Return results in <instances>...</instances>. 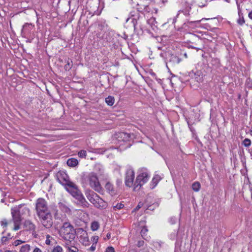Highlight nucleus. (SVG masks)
<instances>
[{"mask_svg":"<svg viewBox=\"0 0 252 252\" xmlns=\"http://www.w3.org/2000/svg\"><path fill=\"white\" fill-rule=\"evenodd\" d=\"M35 210L40 222L46 228L53 225V218L46 201L42 198H38L35 204Z\"/></svg>","mask_w":252,"mask_h":252,"instance_id":"f257e3e1","label":"nucleus"},{"mask_svg":"<svg viewBox=\"0 0 252 252\" xmlns=\"http://www.w3.org/2000/svg\"><path fill=\"white\" fill-rule=\"evenodd\" d=\"M56 220H60L63 223L59 229L60 235L65 240L71 242L74 240L76 235V231L73 226L68 221L66 217L61 218L57 212L54 214Z\"/></svg>","mask_w":252,"mask_h":252,"instance_id":"f03ea898","label":"nucleus"},{"mask_svg":"<svg viewBox=\"0 0 252 252\" xmlns=\"http://www.w3.org/2000/svg\"><path fill=\"white\" fill-rule=\"evenodd\" d=\"M11 213L14 223V227H12V229L16 231L20 228L22 219L25 216L29 215L30 210L24 205H19L12 208Z\"/></svg>","mask_w":252,"mask_h":252,"instance_id":"7ed1b4c3","label":"nucleus"},{"mask_svg":"<svg viewBox=\"0 0 252 252\" xmlns=\"http://www.w3.org/2000/svg\"><path fill=\"white\" fill-rule=\"evenodd\" d=\"M85 183L95 191L100 192L102 190V187L97 175L94 172L89 173L85 178Z\"/></svg>","mask_w":252,"mask_h":252,"instance_id":"20e7f679","label":"nucleus"},{"mask_svg":"<svg viewBox=\"0 0 252 252\" xmlns=\"http://www.w3.org/2000/svg\"><path fill=\"white\" fill-rule=\"evenodd\" d=\"M65 189L83 206H87V202L74 183H70L69 186L66 187Z\"/></svg>","mask_w":252,"mask_h":252,"instance_id":"39448f33","label":"nucleus"},{"mask_svg":"<svg viewBox=\"0 0 252 252\" xmlns=\"http://www.w3.org/2000/svg\"><path fill=\"white\" fill-rule=\"evenodd\" d=\"M87 197L88 200L96 208L104 209L107 206V202L100 198L97 194L93 191L89 193Z\"/></svg>","mask_w":252,"mask_h":252,"instance_id":"423d86ee","label":"nucleus"},{"mask_svg":"<svg viewBox=\"0 0 252 252\" xmlns=\"http://www.w3.org/2000/svg\"><path fill=\"white\" fill-rule=\"evenodd\" d=\"M149 179V176L146 169L140 170L134 184V190L139 189L143 185L147 182Z\"/></svg>","mask_w":252,"mask_h":252,"instance_id":"0eeeda50","label":"nucleus"},{"mask_svg":"<svg viewBox=\"0 0 252 252\" xmlns=\"http://www.w3.org/2000/svg\"><path fill=\"white\" fill-rule=\"evenodd\" d=\"M135 177L134 170L131 168L127 169L126 173L125 184L127 187H130L134 186L133 180Z\"/></svg>","mask_w":252,"mask_h":252,"instance_id":"6e6552de","label":"nucleus"},{"mask_svg":"<svg viewBox=\"0 0 252 252\" xmlns=\"http://www.w3.org/2000/svg\"><path fill=\"white\" fill-rule=\"evenodd\" d=\"M57 178L59 182L65 188L69 186L70 183H72L68 180V176L65 173L59 172L57 174Z\"/></svg>","mask_w":252,"mask_h":252,"instance_id":"1a4fd4ad","label":"nucleus"},{"mask_svg":"<svg viewBox=\"0 0 252 252\" xmlns=\"http://www.w3.org/2000/svg\"><path fill=\"white\" fill-rule=\"evenodd\" d=\"M0 224L2 228L4 229V230L6 229L7 226H9L11 229L13 230L12 229V227H14V223L12 221V219L9 220L6 219H3L0 221Z\"/></svg>","mask_w":252,"mask_h":252,"instance_id":"9d476101","label":"nucleus"},{"mask_svg":"<svg viewBox=\"0 0 252 252\" xmlns=\"http://www.w3.org/2000/svg\"><path fill=\"white\" fill-rule=\"evenodd\" d=\"M60 210L65 213H70L71 210L65 201L60 202L58 204Z\"/></svg>","mask_w":252,"mask_h":252,"instance_id":"9b49d317","label":"nucleus"},{"mask_svg":"<svg viewBox=\"0 0 252 252\" xmlns=\"http://www.w3.org/2000/svg\"><path fill=\"white\" fill-rule=\"evenodd\" d=\"M33 25L32 24L26 23L23 26L22 32L24 34H28L31 31L32 29Z\"/></svg>","mask_w":252,"mask_h":252,"instance_id":"f8f14e48","label":"nucleus"},{"mask_svg":"<svg viewBox=\"0 0 252 252\" xmlns=\"http://www.w3.org/2000/svg\"><path fill=\"white\" fill-rule=\"evenodd\" d=\"M105 188L106 190L111 195L115 194V189L113 185L110 182H107L105 184Z\"/></svg>","mask_w":252,"mask_h":252,"instance_id":"ddd939ff","label":"nucleus"},{"mask_svg":"<svg viewBox=\"0 0 252 252\" xmlns=\"http://www.w3.org/2000/svg\"><path fill=\"white\" fill-rule=\"evenodd\" d=\"M24 226L27 229L29 230H34L35 229L34 224L29 220H27L24 222Z\"/></svg>","mask_w":252,"mask_h":252,"instance_id":"4468645a","label":"nucleus"},{"mask_svg":"<svg viewBox=\"0 0 252 252\" xmlns=\"http://www.w3.org/2000/svg\"><path fill=\"white\" fill-rule=\"evenodd\" d=\"M161 178L158 175H156L154 177L151 182V188L154 189L158 184V182L160 180Z\"/></svg>","mask_w":252,"mask_h":252,"instance_id":"2eb2a0df","label":"nucleus"},{"mask_svg":"<svg viewBox=\"0 0 252 252\" xmlns=\"http://www.w3.org/2000/svg\"><path fill=\"white\" fill-rule=\"evenodd\" d=\"M78 163V160L74 158H69L67 161V164L70 167H74Z\"/></svg>","mask_w":252,"mask_h":252,"instance_id":"dca6fc26","label":"nucleus"},{"mask_svg":"<svg viewBox=\"0 0 252 252\" xmlns=\"http://www.w3.org/2000/svg\"><path fill=\"white\" fill-rule=\"evenodd\" d=\"M115 99L114 97L109 96L105 98L106 103L109 106H112L114 104Z\"/></svg>","mask_w":252,"mask_h":252,"instance_id":"f3484780","label":"nucleus"},{"mask_svg":"<svg viewBox=\"0 0 252 252\" xmlns=\"http://www.w3.org/2000/svg\"><path fill=\"white\" fill-rule=\"evenodd\" d=\"M66 248L67 249L68 252H78V249L74 246H70L68 244H66Z\"/></svg>","mask_w":252,"mask_h":252,"instance_id":"a211bd4d","label":"nucleus"},{"mask_svg":"<svg viewBox=\"0 0 252 252\" xmlns=\"http://www.w3.org/2000/svg\"><path fill=\"white\" fill-rule=\"evenodd\" d=\"M72 66V62L68 59L66 62V64L64 65V69L65 70H69Z\"/></svg>","mask_w":252,"mask_h":252,"instance_id":"6ab92c4d","label":"nucleus"},{"mask_svg":"<svg viewBox=\"0 0 252 252\" xmlns=\"http://www.w3.org/2000/svg\"><path fill=\"white\" fill-rule=\"evenodd\" d=\"M99 227V224L97 221H93L91 224V229L93 231L97 230Z\"/></svg>","mask_w":252,"mask_h":252,"instance_id":"aec40b11","label":"nucleus"},{"mask_svg":"<svg viewBox=\"0 0 252 252\" xmlns=\"http://www.w3.org/2000/svg\"><path fill=\"white\" fill-rule=\"evenodd\" d=\"M200 184L199 182H194L192 185V189L195 191H198L200 189Z\"/></svg>","mask_w":252,"mask_h":252,"instance_id":"412c9836","label":"nucleus"},{"mask_svg":"<svg viewBox=\"0 0 252 252\" xmlns=\"http://www.w3.org/2000/svg\"><path fill=\"white\" fill-rule=\"evenodd\" d=\"M30 251V246L28 244H26L22 246L20 252H29Z\"/></svg>","mask_w":252,"mask_h":252,"instance_id":"4be33fe9","label":"nucleus"},{"mask_svg":"<svg viewBox=\"0 0 252 252\" xmlns=\"http://www.w3.org/2000/svg\"><path fill=\"white\" fill-rule=\"evenodd\" d=\"M128 21L132 23L133 26L134 28L137 24V19L134 16H132L130 18H127L126 20V22H128Z\"/></svg>","mask_w":252,"mask_h":252,"instance_id":"5701e85b","label":"nucleus"},{"mask_svg":"<svg viewBox=\"0 0 252 252\" xmlns=\"http://www.w3.org/2000/svg\"><path fill=\"white\" fill-rule=\"evenodd\" d=\"M11 238L12 237L11 236V235L8 233L7 236H4L1 238V242L2 243L6 244L8 240L11 239Z\"/></svg>","mask_w":252,"mask_h":252,"instance_id":"b1692460","label":"nucleus"},{"mask_svg":"<svg viewBox=\"0 0 252 252\" xmlns=\"http://www.w3.org/2000/svg\"><path fill=\"white\" fill-rule=\"evenodd\" d=\"M243 143L245 147H249L251 144V141L249 139L245 138L244 140Z\"/></svg>","mask_w":252,"mask_h":252,"instance_id":"393cba45","label":"nucleus"},{"mask_svg":"<svg viewBox=\"0 0 252 252\" xmlns=\"http://www.w3.org/2000/svg\"><path fill=\"white\" fill-rule=\"evenodd\" d=\"M87 152L85 150H81L78 152V155L79 157L82 158H85L86 156Z\"/></svg>","mask_w":252,"mask_h":252,"instance_id":"a878e982","label":"nucleus"},{"mask_svg":"<svg viewBox=\"0 0 252 252\" xmlns=\"http://www.w3.org/2000/svg\"><path fill=\"white\" fill-rule=\"evenodd\" d=\"M148 232V229L146 227H143L141 230V236L144 238L146 236L147 232Z\"/></svg>","mask_w":252,"mask_h":252,"instance_id":"bb28decb","label":"nucleus"},{"mask_svg":"<svg viewBox=\"0 0 252 252\" xmlns=\"http://www.w3.org/2000/svg\"><path fill=\"white\" fill-rule=\"evenodd\" d=\"M52 252H63V249L60 246H57L53 248Z\"/></svg>","mask_w":252,"mask_h":252,"instance_id":"cd10ccee","label":"nucleus"},{"mask_svg":"<svg viewBox=\"0 0 252 252\" xmlns=\"http://www.w3.org/2000/svg\"><path fill=\"white\" fill-rule=\"evenodd\" d=\"M124 205L122 203H117L115 206H114V208L115 210H120L124 207Z\"/></svg>","mask_w":252,"mask_h":252,"instance_id":"c85d7f7f","label":"nucleus"},{"mask_svg":"<svg viewBox=\"0 0 252 252\" xmlns=\"http://www.w3.org/2000/svg\"><path fill=\"white\" fill-rule=\"evenodd\" d=\"M23 243H24L23 241L20 240H17L14 241V242L13 243V245L15 246H17Z\"/></svg>","mask_w":252,"mask_h":252,"instance_id":"c756f323","label":"nucleus"},{"mask_svg":"<svg viewBox=\"0 0 252 252\" xmlns=\"http://www.w3.org/2000/svg\"><path fill=\"white\" fill-rule=\"evenodd\" d=\"M105 252H115V250L112 247H109L106 249Z\"/></svg>","mask_w":252,"mask_h":252,"instance_id":"7c9ffc66","label":"nucleus"},{"mask_svg":"<svg viewBox=\"0 0 252 252\" xmlns=\"http://www.w3.org/2000/svg\"><path fill=\"white\" fill-rule=\"evenodd\" d=\"M155 22L156 23H157V22H156L155 21V19L154 18H151V19H150L148 21V23L149 24L151 23L152 24H153L154 25V23Z\"/></svg>","mask_w":252,"mask_h":252,"instance_id":"2f4dec72","label":"nucleus"},{"mask_svg":"<svg viewBox=\"0 0 252 252\" xmlns=\"http://www.w3.org/2000/svg\"><path fill=\"white\" fill-rule=\"evenodd\" d=\"M96 244L95 243H93L92 246L90 248V250L91 251H94L95 250Z\"/></svg>","mask_w":252,"mask_h":252,"instance_id":"473e14b6","label":"nucleus"},{"mask_svg":"<svg viewBox=\"0 0 252 252\" xmlns=\"http://www.w3.org/2000/svg\"><path fill=\"white\" fill-rule=\"evenodd\" d=\"M144 245V241H139L138 242L137 245L138 247H141L143 246Z\"/></svg>","mask_w":252,"mask_h":252,"instance_id":"72a5a7b5","label":"nucleus"},{"mask_svg":"<svg viewBox=\"0 0 252 252\" xmlns=\"http://www.w3.org/2000/svg\"><path fill=\"white\" fill-rule=\"evenodd\" d=\"M238 23L240 25H242L245 23V21H244V19H240L238 20Z\"/></svg>","mask_w":252,"mask_h":252,"instance_id":"f704fd0d","label":"nucleus"},{"mask_svg":"<svg viewBox=\"0 0 252 252\" xmlns=\"http://www.w3.org/2000/svg\"><path fill=\"white\" fill-rule=\"evenodd\" d=\"M93 241H94V243H95V244H96L97 242V240H98V236H94L93 237Z\"/></svg>","mask_w":252,"mask_h":252,"instance_id":"c9c22d12","label":"nucleus"},{"mask_svg":"<svg viewBox=\"0 0 252 252\" xmlns=\"http://www.w3.org/2000/svg\"><path fill=\"white\" fill-rule=\"evenodd\" d=\"M152 75H153L155 77V79L157 80V81L159 83H161V80L160 79H158L156 76V74L153 73V74H152Z\"/></svg>","mask_w":252,"mask_h":252,"instance_id":"e433bc0d","label":"nucleus"},{"mask_svg":"<svg viewBox=\"0 0 252 252\" xmlns=\"http://www.w3.org/2000/svg\"><path fill=\"white\" fill-rule=\"evenodd\" d=\"M33 252H42V251L39 248L36 247L33 250Z\"/></svg>","mask_w":252,"mask_h":252,"instance_id":"4c0bfd02","label":"nucleus"},{"mask_svg":"<svg viewBox=\"0 0 252 252\" xmlns=\"http://www.w3.org/2000/svg\"><path fill=\"white\" fill-rule=\"evenodd\" d=\"M248 17L250 19L252 20V10L250 12H249L248 14Z\"/></svg>","mask_w":252,"mask_h":252,"instance_id":"58836bf2","label":"nucleus"},{"mask_svg":"<svg viewBox=\"0 0 252 252\" xmlns=\"http://www.w3.org/2000/svg\"><path fill=\"white\" fill-rule=\"evenodd\" d=\"M141 205H142V204H141L140 203H139L138 204V205L137 206V207H136L135 209H136V210H138L139 208H141Z\"/></svg>","mask_w":252,"mask_h":252,"instance_id":"ea45409f","label":"nucleus"},{"mask_svg":"<svg viewBox=\"0 0 252 252\" xmlns=\"http://www.w3.org/2000/svg\"><path fill=\"white\" fill-rule=\"evenodd\" d=\"M121 137H122L123 136H126L128 137L127 134H126V133H121Z\"/></svg>","mask_w":252,"mask_h":252,"instance_id":"a19ab883","label":"nucleus"},{"mask_svg":"<svg viewBox=\"0 0 252 252\" xmlns=\"http://www.w3.org/2000/svg\"><path fill=\"white\" fill-rule=\"evenodd\" d=\"M106 237H107V239H110L111 237L110 233H107Z\"/></svg>","mask_w":252,"mask_h":252,"instance_id":"79ce46f5","label":"nucleus"},{"mask_svg":"<svg viewBox=\"0 0 252 252\" xmlns=\"http://www.w3.org/2000/svg\"><path fill=\"white\" fill-rule=\"evenodd\" d=\"M46 244L49 245L50 244V241L46 240Z\"/></svg>","mask_w":252,"mask_h":252,"instance_id":"37998d69","label":"nucleus"},{"mask_svg":"<svg viewBox=\"0 0 252 252\" xmlns=\"http://www.w3.org/2000/svg\"><path fill=\"white\" fill-rule=\"evenodd\" d=\"M4 252H12V251L9 250H6L4 251Z\"/></svg>","mask_w":252,"mask_h":252,"instance_id":"c03bdc74","label":"nucleus"},{"mask_svg":"<svg viewBox=\"0 0 252 252\" xmlns=\"http://www.w3.org/2000/svg\"><path fill=\"white\" fill-rule=\"evenodd\" d=\"M250 134L251 135H252V127H251V130H250Z\"/></svg>","mask_w":252,"mask_h":252,"instance_id":"a18cd8bd","label":"nucleus"},{"mask_svg":"<svg viewBox=\"0 0 252 252\" xmlns=\"http://www.w3.org/2000/svg\"><path fill=\"white\" fill-rule=\"evenodd\" d=\"M176 235V234L174 233L173 237L172 238L174 239Z\"/></svg>","mask_w":252,"mask_h":252,"instance_id":"49530a36","label":"nucleus"},{"mask_svg":"<svg viewBox=\"0 0 252 252\" xmlns=\"http://www.w3.org/2000/svg\"><path fill=\"white\" fill-rule=\"evenodd\" d=\"M99 3V0H97V4Z\"/></svg>","mask_w":252,"mask_h":252,"instance_id":"de8ad7c7","label":"nucleus"},{"mask_svg":"<svg viewBox=\"0 0 252 252\" xmlns=\"http://www.w3.org/2000/svg\"><path fill=\"white\" fill-rule=\"evenodd\" d=\"M199 22H200V21H196L195 22L199 23Z\"/></svg>","mask_w":252,"mask_h":252,"instance_id":"09e8293b","label":"nucleus"}]
</instances>
